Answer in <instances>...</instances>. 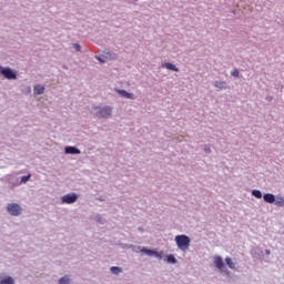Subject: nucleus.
<instances>
[{"mask_svg": "<svg viewBox=\"0 0 284 284\" xmlns=\"http://www.w3.org/2000/svg\"><path fill=\"white\" fill-rule=\"evenodd\" d=\"M175 243L182 252H186V250H190V243L191 240L187 235H178L175 236Z\"/></svg>", "mask_w": 284, "mask_h": 284, "instance_id": "nucleus-1", "label": "nucleus"}, {"mask_svg": "<svg viewBox=\"0 0 284 284\" xmlns=\"http://www.w3.org/2000/svg\"><path fill=\"white\" fill-rule=\"evenodd\" d=\"M98 110L95 112V116L99 119H108V116L112 115V108L110 106H104V108H95Z\"/></svg>", "mask_w": 284, "mask_h": 284, "instance_id": "nucleus-2", "label": "nucleus"}, {"mask_svg": "<svg viewBox=\"0 0 284 284\" xmlns=\"http://www.w3.org/2000/svg\"><path fill=\"white\" fill-rule=\"evenodd\" d=\"M0 74L8 79L9 81H13L17 79V72L12 71L10 68H3L0 65Z\"/></svg>", "mask_w": 284, "mask_h": 284, "instance_id": "nucleus-3", "label": "nucleus"}, {"mask_svg": "<svg viewBox=\"0 0 284 284\" xmlns=\"http://www.w3.org/2000/svg\"><path fill=\"white\" fill-rule=\"evenodd\" d=\"M7 210H8L9 214H11V216H19V214H21V212H22L21 205L17 204V203L8 204Z\"/></svg>", "mask_w": 284, "mask_h": 284, "instance_id": "nucleus-4", "label": "nucleus"}, {"mask_svg": "<svg viewBox=\"0 0 284 284\" xmlns=\"http://www.w3.org/2000/svg\"><path fill=\"white\" fill-rule=\"evenodd\" d=\"M77 199H79V196L75 193H69L62 196V203L71 205V203H77Z\"/></svg>", "mask_w": 284, "mask_h": 284, "instance_id": "nucleus-5", "label": "nucleus"}, {"mask_svg": "<svg viewBox=\"0 0 284 284\" xmlns=\"http://www.w3.org/2000/svg\"><path fill=\"white\" fill-rule=\"evenodd\" d=\"M214 265L217 267V270L223 271V267H225V263H223V257L222 256H214Z\"/></svg>", "mask_w": 284, "mask_h": 284, "instance_id": "nucleus-6", "label": "nucleus"}, {"mask_svg": "<svg viewBox=\"0 0 284 284\" xmlns=\"http://www.w3.org/2000/svg\"><path fill=\"white\" fill-rule=\"evenodd\" d=\"M64 152L65 154H80L81 150L77 149L75 146H65Z\"/></svg>", "mask_w": 284, "mask_h": 284, "instance_id": "nucleus-7", "label": "nucleus"}, {"mask_svg": "<svg viewBox=\"0 0 284 284\" xmlns=\"http://www.w3.org/2000/svg\"><path fill=\"white\" fill-rule=\"evenodd\" d=\"M263 199H264L265 203H275V201H276V196L272 193L264 194Z\"/></svg>", "mask_w": 284, "mask_h": 284, "instance_id": "nucleus-8", "label": "nucleus"}, {"mask_svg": "<svg viewBox=\"0 0 284 284\" xmlns=\"http://www.w3.org/2000/svg\"><path fill=\"white\" fill-rule=\"evenodd\" d=\"M118 93L122 95L124 99H134V94L129 93L125 90H118Z\"/></svg>", "mask_w": 284, "mask_h": 284, "instance_id": "nucleus-9", "label": "nucleus"}, {"mask_svg": "<svg viewBox=\"0 0 284 284\" xmlns=\"http://www.w3.org/2000/svg\"><path fill=\"white\" fill-rule=\"evenodd\" d=\"M162 68H166V70H172L173 72H179V68L170 62L162 64Z\"/></svg>", "mask_w": 284, "mask_h": 284, "instance_id": "nucleus-10", "label": "nucleus"}, {"mask_svg": "<svg viewBox=\"0 0 284 284\" xmlns=\"http://www.w3.org/2000/svg\"><path fill=\"white\" fill-rule=\"evenodd\" d=\"M214 88H217L219 90H226V83L225 81H215Z\"/></svg>", "mask_w": 284, "mask_h": 284, "instance_id": "nucleus-11", "label": "nucleus"}, {"mask_svg": "<svg viewBox=\"0 0 284 284\" xmlns=\"http://www.w3.org/2000/svg\"><path fill=\"white\" fill-rule=\"evenodd\" d=\"M34 94H43L45 92V87L38 84L33 90Z\"/></svg>", "mask_w": 284, "mask_h": 284, "instance_id": "nucleus-12", "label": "nucleus"}, {"mask_svg": "<svg viewBox=\"0 0 284 284\" xmlns=\"http://www.w3.org/2000/svg\"><path fill=\"white\" fill-rule=\"evenodd\" d=\"M274 203H275L276 207H284V197L283 196H277L275 199Z\"/></svg>", "mask_w": 284, "mask_h": 284, "instance_id": "nucleus-13", "label": "nucleus"}, {"mask_svg": "<svg viewBox=\"0 0 284 284\" xmlns=\"http://www.w3.org/2000/svg\"><path fill=\"white\" fill-rule=\"evenodd\" d=\"M225 263L230 267V270H235L236 264H234V262L232 261V257H226Z\"/></svg>", "mask_w": 284, "mask_h": 284, "instance_id": "nucleus-14", "label": "nucleus"}, {"mask_svg": "<svg viewBox=\"0 0 284 284\" xmlns=\"http://www.w3.org/2000/svg\"><path fill=\"white\" fill-rule=\"evenodd\" d=\"M0 284H14V280L11 276H9L0 281Z\"/></svg>", "mask_w": 284, "mask_h": 284, "instance_id": "nucleus-15", "label": "nucleus"}, {"mask_svg": "<svg viewBox=\"0 0 284 284\" xmlns=\"http://www.w3.org/2000/svg\"><path fill=\"white\" fill-rule=\"evenodd\" d=\"M252 195L255 196V199H263V193H261L260 190H253Z\"/></svg>", "mask_w": 284, "mask_h": 284, "instance_id": "nucleus-16", "label": "nucleus"}, {"mask_svg": "<svg viewBox=\"0 0 284 284\" xmlns=\"http://www.w3.org/2000/svg\"><path fill=\"white\" fill-rule=\"evenodd\" d=\"M141 252H142L143 254H146L148 256H154V251H153V250H149V248L143 247V248L141 250Z\"/></svg>", "mask_w": 284, "mask_h": 284, "instance_id": "nucleus-17", "label": "nucleus"}, {"mask_svg": "<svg viewBox=\"0 0 284 284\" xmlns=\"http://www.w3.org/2000/svg\"><path fill=\"white\" fill-rule=\"evenodd\" d=\"M60 284H70V277L68 275H64L59 280Z\"/></svg>", "mask_w": 284, "mask_h": 284, "instance_id": "nucleus-18", "label": "nucleus"}, {"mask_svg": "<svg viewBox=\"0 0 284 284\" xmlns=\"http://www.w3.org/2000/svg\"><path fill=\"white\" fill-rule=\"evenodd\" d=\"M111 272H112V274H121V267L112 266Z\"/></svg>", "mask_w": 284, "mask_h": 284, "instance_id": "nucleus-19", "label": "nucleus"}, {"mask_svg": "<svg viewBox=\"0 0 284 284\" xmlns=\"http://www.w3.org/2000/svg\"><path fill=\"white\" fill-rule=\"evenodd\" d=\"M166 261H168V263H176V257H174V255H168V257H166Z\"/></svg>", "mask_w": 284, "mask_h": 284, "instance_id": "nucleus-20", "label": "nucleus"}, {"mask_svg": "<svg viewBox=\"0 0 284 284\" xmlns=\"http://www.w3.org/2000/svg\"><path fill=\"white\" fill-rule=\"evenodd\" d=\"M153 256H155L156 258H160V260L163 258V251H161V252L154 251Z\"/></svg>", "mask_w": 284, "mask_h": 284, "instance_id": "nucleus-21", "label": "nucleus"}, {"mask_svg": "<svg viewBox=\"0 0 284 284\" xmlns=\"http://www.w3.org/2000/svg\"><path fill=\"white\" fill-rule=\"evenodd\" d=\"M30 176H32L31 174L22 176L21 179V183H26L27 181H30Z\"/></svg>", "mask_w": 284, "mask_h": 284, "instance_id": "nucleus-22", "label": "nucleus"}, {"mask_svg": "<svg viewBox=\"0 0 284 284\" xmlns=\"http://www.w3.org/2000/svg\"><path fill=\"white\" fill-rule=\"evenodd\" d=\"M73 48L77 52H81V45H79V43H74Z\"/></svg>", "mask_w": 284, "mask_h": 284, "instance_id": "nucleus-23", "label": "nucleus"}, {"mask_svg": "<svg viewBox=\"0 0 284 284\" xmlns=\"http://www.w3.org/2000/svg\"><path fill=\"white\" fill-rule=\"evenodd\" d=\"M232 77L239 78V70L235 69L234 71H232Z\"/></svg>", "mask_w": 284, "mask_h": 284, "instance_id": "nucleus-24", "label": "nucleus"}, {"mask_svg": "<svg viewBox=\"0 0 284 284\" xmlns=\"http://www.w3.org/2000/svg\"><path fill=\"white\" fill-rule=\"evenodd\" d=\"M266 254H270V251H266Z\"/></svg>", "mask_w": 284, "mask_h": 284, "instance_id": "nucleus-25", "label": "nucleus"}]
</instances>
